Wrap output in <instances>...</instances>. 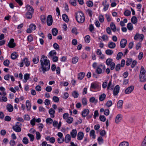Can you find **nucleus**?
I'll use <instances>...</instances> for the list:
<instances>
[{
  "label": "nucleus",
  "mask_w": 146,
  "mask_h": 146,
  "mask_svg": "<svg viewBox=\"0 0 146 146\" xmlns=\"http://www.w3.org/2000/svg\"><path fill=\"white\" fill-rule=\"evenodd\" d=\"M40 61L41 66L40 71H42L44 74L46 72L48 71L50 69V61L47 59L46 56L43 55L42 56Z\"/></svg>",
  "instance_id": "f257e3e1"
},
{
  "label": "nucleus",
  "mask_w": 146,
  "mask_h": 146,
  "mask_svg": "<svg viewBox=\"0 0 146 146\" xmlns=\"http://www.w3.org/2000/svg\"><path fill=\"white\" fill-rule=\"evenodd\" d=\"M76 18L78 22L82 23L84 22L85 17L83 13L81 11L78 12L76 13Z\"/></svg>",
  "instance_id": "f03ea898"
},
{
  "label": "nucleus",
  "mask_w": 146,
  "mask_h": 146,
  "mask_svg": "<svg viewBox=\"0 0 146 146\" xmlns=\"http://www.w3.org/2000/svg\"><path fill=\"white\" fill-rule=\"evenodd\" d=\"M140 81L144 82L146 81V71L144 69L143 66L141 67V70L140 72L139 75Z\"/></svg>",
  "instance_id": "7ed1b4c3"
},
{
  "label": "nucleus",
  "mask_w": 146,
  "mask_h": 146,
  "mask_svg": "<svg viewBox=\"0 0 146 146\" xmlns=\"http://www.w3.org/2000/svg\"><path fill=\"white\" fill-rule=\"evenodd\" d=\"M22 124L19 122H17L15 125L12 127V129L13 130L17 132H20L21 131V127Z\"/></svg>",
  "instance_id": "20e7f679"
},
{
  "label": "nucleus",
  "mask_w": 146,
  "mask_h": 146,
  "mask_svg": "<svg viewBox=\"0 0 146 146\" xmlns=\"http://www.w3.org/2000/svg\"><path fill=\"white\" fill-rule=\"evenodd\" d=\"M106 68V67L105 65H103L102 64L99 65L97 67L96 70V72L98 74H101L102 72L103 69L104 70Z\"/></svg>",
  "instance_id": "39448f33"
},
{
  "label": "nucleus",
  "mask_w": 146,
  "mask_h": 146,
  "mask_svg": "<svg viewBox=\"0 0 146 146\" xmlns=\"http://www.w3.org/2000/svg\"><path fill=\"white\" fill-rule=\"evenodd\" d=\"M98 84L96 82H94L92 83L91 84L90 88V91H93V90H95L97 89L99 87Z\"/></svg>",
  "instance_id": "423d86ee"
},
{
  "label": "nucleus",
  "mask_w": 146,
  "mask_h": 146,
  "mask_svg": "<svg viewBox=\"0 0 146 146\" xmlns=\"http://www.w3.org/2000/svg\"><path fill=\"white\" fill-rule=\"evenodd\" d=\"M14 40L13 38L11 39L8 44V46L10 48H13L15 46V43L14 42Z\"/></svg>",
  "instance_id": "0eeeda50"
},
{
  "label": "nucleus",
  "mask_w": 146,
  "mask_h": 146,
  "mask_svg": "<svg viewBox=\"0 0 146 146\" xmlns=\"http://www.w3.org/2000/svg\"><path fill=\"white\" fill-rule=\"evenodd\" d=\"M119 85H117L115 86L113 90V95L114 96L117 95L119 93Z\"/></svg>",
  "instance_id": "6e6552de"
},
{
  "label": "nucleus",
  "mask_w": 146,
  "mask_h": 146,
  "mask_svg": "<svg viewBox=\"0 0 146 146\" xmlns=\"http://www.w3.org/2000/svg\"><path fill=\"white\" fill-rule=\"evenodd\" d=\"M52 16L50 15H48L47 17V25L49 26L51 25H52Z\"/></svg>",
  "instance_id": "1a4fd4ad"
},
{
  "label": "nucleus",
  "mask_w": 146,
  "mask_h": 146,
  "mask_svg": "<svg viewBox=\"0 0 146 146\" xmlns=\"http://www.w3.org/2000/svg\"><path fill=\"white\" fill-rule=\"evenodd\" d=\"M134 88L133 86H131L127 88L125 90V92L126 94H129L131 93Z\"/></svg>",
  "instance_id": "9d476101"
},
{
  "label": "nucleus",
  "mask_w": 146,
  "mask_h": 146,
  "mask_svg": "<svg viewBox=\"0 0 146 146\" xmlns=\"http://www.w3.org/2000/svg\"><path fill=\"white\" fill-rule=\"evenodd\" d=\"M127 43V40L125 39H121L120 42V46L121 48H124L126 46Z\"/></svg>",
  "instance_id": "9b49d317"
},
{
  "label": "nucleus",
  "mask_w": 146,
  "mask_h": 146,
  "mask_svg": "<svg viewBox=\"0 0 146 146\" xmlns=\"http://www.w3.org/2000/svg\"><path fill=\"white\" fill-rule=\"evenodd\" d=\"M122 119V115L121 114H118L116 116L115 122L116 123H118L120 122Z\"/></svg>",
  "instance_id": "f8f14e48"
},
{
  "label": "nucleus",
  "mask_w": 146,
  "mask_h": 146,
  "mask_svg": "<svg viewBox=\"0 0 146 146\" xmlns=\"http://www.w3.org/2000/svg\"><path fill=\"white\" fill-rule=\"evenodd\" d=\"M84 136V134L82 132H79L77 134V139L78 140H82Z\"/></svg>",
  "instance_id": "ddd939ff"
},
{
  "label": "nucleus",
  "mask_w": 146,
  "mask_h": 146,
  "mask_svg": "<svg viewBox=\"0 0 146 146\" xmlns=\"http://www.w3.org/2000/svg\"><path fill=\"white\" fill-rule=\"evenodd\" d=\"M56 54V52L55 50H53L50 51L48 54V57H52L55 56Z\"/></svg>",
  "instance_id": "4468645a"
},
{
  "label": "nucleus",
  "mask_w": 146,
  "mask_h": 146,
  "mask_svg": "<svg viewBox=\"0 0 146 146\" xmlns=\"http://www.w3.org/2000/svg\"><path fill=\"white\" fill-rule=\"evenodd\" d=\"M89 110L87 109H85L82 111V116L83 117H85L89 114Z\"/></svg>",
  "instance_id": "2eb2a0df"
},
{
  "label": "nucleus",
  "mask_w": 146,
  "mask_h": 146,
  "mask_svg": "<svg viewBox=\"0 0 146 146\" xmlns=\"http://www.w3.org/2000/svg\"><path fill=\"white\" fill-rule=\"evenodd\" d=\"M26 9L28 12L33 13L34 9L30 5H27L26 6Z\"/></svg>",
  "instance_id": "dca6fc26"
},
{
  "label": "nucleus",
  "mask_w": 146,
  "mask_h": 146,
  "mask_svg": "<svg viewBox=\"0 0 146 146\" xmlns=\"http://www.w3.org/2000/svg\"><path fill=\"white\" fill-rule=\"evenodd\" d=\"M143 37L144 36L143 34L140 35L139 34H136L134 37V39L136 40L138 38H139L141 39V40L142 41L143 39Z\"/></svg>",
  "instance_id": "f3484780"
},
{
  "label": "nucleus",
  "mask_w": 146,
  "mask_h": 146,
  "mask_svg": "<svg viewBox=\"0 0 146 146\" xmlns=\"http://www.w3.org/2000/svg\"><path fill=\"white\" fill-rule=\"evenodd\" d=\"M77 131L76 129H73L70 132V134L72 138H75L77 135Z\"/></svg>",
  "instance_id": "a211bd4d"
},
{
  "label": "nucleus",
  "mask_w": 146,
  "mask_h": 146,
  "mask_svg": "<svg viewBox=\"0 0 146 146\" xmlns=\"http://www.w3.org/2000/svg\"><path fill=\"white\" fill-rule=\"evenodd\" d=\"M108 47L110 48H114L116 46L115 44L112 42H108Z\"/></svg>",
  "instance_id": "6ab92c4d"
},
{
  "label": "nucleus",
  "mask_w": 146,
  "mask_h": 146,
  "mask_svg": "<svg viewBox=\"0 0 146 146\" xmlns=\"http://www.w3.org/2000/svg\"><path fill=\"white\" fill-rule=\"evenodd\" d=\"M55 113V110L52 108H50L49 110V113L52 118L54 117V114Z\"/></svg>",
  "instance_id": "aec40b11"
},
{
  "label": "nucleus",
  "mask_w": 146,
  "mask_h": 146,
  "mask_svg": "<svg viewBox=\"0 0 146 146\" xmlns=\"http://www.w3.org/2000/svg\"><path fill=\"white\" fill-rule=\"evenodd\" d=\"M23 61L24 62L26 66H29L30 65V62L29 61L28 59L27 58H25L23 60Z\"/></svg>",
  "instance_id": "412c9836"
},
{
  "label": "nucleus",
  "mask_w": 146,
  "mask_h": 146,
  "mask_svg": "<svg viewBox=\"0 0 146 146\" xmlns=\"http://www.w3.org/2000/svg\"><path fill=\"white\" fill-rule=\"evenodd\" d=\"M7 109L9 112H11L13 111V107L12 105L9 104L7 107Z\"/></svg>",
  "instance_id": "4be33fe9"
},
{
  "label": "nucleus",
  "mask_w": 146,
  "mask_h": 146,
  "mask_svg": "<svg viewBox=\"0 0 146 146\" xmlns=\"http://www.w3.org/2000/svg\"><path fill=\"white\" fill-rule=\"evenodd\" d=\"M26 105L27 110L28 111L30 110L31 105V104L29 100H27L26 102Z\"/></svg>",
  "instance_id": "5701e85b"
},
{
  "label": "nucleus",
  "mask_w": 146,
  "mask_h": 146,
  "mask_svg": "<svg viewBox=\"0 0 146 146\" xmlns=\"http://www.w3.org/2000/svg\"><path fill=\"white\" fill-rule=\"evenodd\" d=\"M123 101L122 100H119L117 104V106L118 108H121L122 107Z\"/></svg>",
  "instance_id": "b1692460"
},
{
  "label": "nucleus",
  "mask_w": 146,
  "mask_h": 146,
  "mask_svg": "<svg viewBox=\"0 0 146 146\" xmlns=\"http://www.w3.org/2000/svg\"><path fill=\"white\" fill-rule=\"evenodd\" d=\"M85 76V73L84 72H81L78 74V78L80 80H81L84 78Z\"/></svg>",
  "instance_id": "393cba45"
},
{
  "label": "nucleus",
  "mask_w": 146,
  "mask_h": 146,
  "mask_svg": "<svg viewBox=\"0 0 146 146\" xmlns=\"http://www.w3.org/2000/svg\"><path fill=\"white\" fill-rule=\"evenodd\" d=\"M71 140V137L70 135L69 134H67L65 138V141L66 143H68Z\"/></svg>",
  "instance_id": "a878e982"
},
{
  "label": "nucleus",
  "mask_w": 146,
  "mask_h": 146,
  "mask_svg": "<svg viewBox=\"0 0 146 146\" xmlns=\"http://www.w3.org/2000/svg\"><path fill=\"white\" fill-rule=\"evenodd\" d=\"M110 26L111 30L115 32L116 31V28L115 24L113 22H111L110 24Z\"/></svg>",
  "instance_id": "bb28decb"
},
{
  "label": "nucleus",
  "mask_w": 146,
  "mask_h": 146,
  "mask_svg": "<svg viewBox=\"0 0 146 146\" xmlns=\"http://www.w3.org/2000/svg\"><path fill=\"white\" fill-rule=\"evenodd\" d=\"M63 19L66 22H68L69 21V19L68 16L65 14H63L62 15Z\"/></svg>",
  "instance_id": "cd10ccee"
},
{
  "label": "nucleus",
  "mask_w": 146,
  "mask_h": 146,
  "mask_svg": "<svg viewBox=\"0 0 146 146\" xmlns=\"http://www.w3.org/2000/svg\"><path fill=\"white\" fill-rule=\"evenodd\" d=\"M30 74H26L24 76V82L25 83L26 82L27 80L29 78Z\"/></svg>",
  "instance_id": "c85d7f7f"
},
{
  "label": "nucleus",
  "mask_w": 146,
  "mask_h": 146,
  "mask_svg": "<svg viewBox=\"0 0 146 146\" xmlns=\"http://www.w3.org/2000/svg\"><path fill=\"white\" fill-rule=\"evenodd\" d=\"M33 13L27 12L25 14L27 18L28 19H31L32 17V15Z\"/></svg>",
  "instance_id": "c756f323"
},
{
  "label": "nucleus",
  "mask_w": 146,
  "mask_h": 146,
  "mask_svg": "<svg viewBox=\"0 0 146 146\" xmlns=\"http://www.w3.org/2000/svg\"><path fill=\"white\" fill-rule=\"evenodd\" d=\"M18 56L17 53L16 52H13L11 55V58L12 59H15Z\"/></svg>",
  "instance_id": "7c9ffc66"
},
{
  "label": "nucleus",
  "mask_w": 146,
  "mask_h": 146,
  "mask_svg": "<svg viewBox=\"0 0 146 146\" xmlns=\"http://www.w3.org/2000/svg\"><path fill=\"white\" fill-rule=\"evenodd\" d=\"M39 56H36L34 57L33 60V63L35 64H36L38 63L39 62Z\"/></svg>",
  "instance_id": "2f4dec72"
},
{
  "label": "nucleus",
  "mask_w": 146,
  "mask_h": 146,
  "mask_svg": "<svg viewBox=\"0 0 146 146\" xmlns=\"http://www.w3.org/2000/svg\"><path fill=\"white\" fill-rule=\"evenodd\" d=\"M58 32V30L56 28H54L52 30V33L54 36H56Z\"/></svg>",
  "instance_id": "473e14b6"
},
{
  "label": "nucleus",
  "mask_w": 146,
  "mask_h": 146,
  "mask_svg": "<svg viewBox=\"0 0 146 146\" xmlns=\"http://www.w3.org/2000/svg\"><path fill=\"white\" fill-rule=\"evenodd\" d=\"M131 21L132 23L135 24L137 23V19L136 17L133 16L131 18Z\"/></svg>",
  "instance_id": "72a5a7b5"
},
{
  "label": "nucleus",
  "mask_w": 146,
  "mask_h": 146,
  "mask_svg": "<svg viewBox=\"0 0 146 146\" xmlns=\"http://www.w3.org/2000/svg\"><path fill=\"white\" fill-rule=\"evenodd\" d=\"M127 27L129 31H132L133 29V25L131 23H129L127 24Z\"/></svg>",
  "instance_id": "f704fd0d"
},
{
  "label": "nucleus",
  "mask_w": 146,
  "mask_h": 146,
  "mask_svg": "<svg viewBox=\"0 0 146 146\" xmlns=\"http://www.w3.org/2000/svg\"><path fill=\"white\" fill-rule=\"evenodd\" d=\"M106 97V95L105 94H103L100 95L99 96V100L100 101H104Z\"/></svg>",
  "instance_id": "c9c22d12"
},
{
  "label": "nucleus",
  "mask_w": 146,
  "mask_h": 146,
  "mask_svg": "<svg viewBox=\"0 0 146 146\" xmlns=\"http://www.w3.org/2000/svg\"><path fill=\"white\" fill-rule=\"evenodd\" d=\"M112 61L113 60L112 59L109 58L106 60V63L107 65L109 66L111 63L113 62Z\"/></svg>",
  "instance_id": "e433bc0d"
},
{
  "label": "nucleus",
  "mask_w": 146,
  "mask_h": 146,
  "mask_svg": "<svg viewBox=\"0 0 146 146\" xmlns=\"http://www.w3.org/2000/svg\"><path fill=\"white\" fill-rule=\"evenodd\" d=\"M106 53L108 55H111L113 53V51L110 49H107L105 51Z\"/></svg>",
  "instance_id": "4c0bfd02"
},
{
  "label": "nucleus",
  "mask_w": 146,
  "mask_h": 146,
  "mask_svg": "<svg viewBox=\"0 0 146 146\" xmlns=\"http://www.w3.org/2000/svg\"><path fill=\"white\" fill-rule=\"evenodd\" d=\"M102 5L104 6L103 9L104 11H107L109 7V4H105L104 2L102 3Z\"/></svg>",
  "instance_id": "58836bf2"
},
{
  "label": "nucleus",
  "mask_w": 146,
  "mask_h": 146,
  "mask_svg": "<svg viewBox=\"0 0 146 146\" xmlns=\"http://www.w3.org/2000/svg\"><path fill=\"white\" fill-rule=\"evenodd\" d=\"M90 136L92 137L94 139H95L96 136L95 135V131L94 130H92L90 131Z\"/></svg>",
  "instance_id": "ea45409f"
},
{
  "label": "nucleus",
  "mask_w": 146,
  "mask_h": 146,
  "mask_svg": "<svg viewBox=\"0 0 146 146\" xmlns=\"http://www.w3.org/2000/svg\"><path fill=\"white\" fill-rule=\"evenodd\" d=\"M86 4L87 6L89 7H92L93 5V3L91 1H88L86 2Z\"/></svg>",
  "instance_id": "a19ab883"
},
{
  "label": "nucleus",
  "mask_w": 146,
  "mask_h": 146,
  "mask_svg": "<svg viewBox=\"0 0 146 146\" xmlns=\"http://www.w3.org/2000/svg\"><path fill=\"white\" fill-rule=\"evenodd\" d=\"M78 57H75L73 58L72 60V62L74 64H76L78 61Z\"/></svg>",
  "instance_id": "79ce46f5"
},
{
  "label": "nucleus",
  "mask_w": 146,
  "mask_h": 146,
  "mask_svg": "<svg viewBox=\"0 0 146 146\" xmlns=\"http://www.w3.org/2000/svg\"><path fill=\"white\" fill-rule=\"evenodd\" d=\"M132 59L131 58H129L127 59L126 61V65L128 66L130 65L132 61Z\"/></svg>",
  "instance_id": "37998d69"
},
{
  "label": "nucleus",
  "mask_w": 146,
  "mask_h": 146,
  "mask_svg": "<svg viewBox=\"0 0 146 146\" xmlns=\"http://www.w3.org/2000/svg\"><path fill=\"white\" fill-rule=\"evenodd\" d=\"M27 135L29 137L31 141H33L34 140V137L33 135L30 133H28Z\"/></svg>",
  "instance_id": "c03bdc74"
},
{
  "label": "nucleus",
  "mask_w": 146,
  "mask_h": 146,
  "mask_svg": "<svg viewBox=\"0 0 146 146\" xmlns=\"http://www.w3.org/2000/svg\"><path fill=\"white\" fill-rule=\"evenodd\" d=\"M119 146H129V144L127 142H123L121 143L119 145Z\"/></svg>",
  "instance_id": "a18cd8bd"
},
{
  "label": "nucleus",
  "mask_w": 146,
  "mask_h": 146,
  "mask_svg": "<svg viewBox=\"0 0 146 146\" xmlns=\"http://www.w3.org/2000/svg\"><path fill=\"white\" fill-rule=\"evenodd\" d=\"M72 96L74 98H78L79 96V94L76 91H74L72 93Z\"/></svg>",
  "instance_id": "49530a36"
},
{
  "label": "nucleus",
  "mask_w": 146,
  "mask_h": 146,
  "mask_svg": "<svg viewBox=\"0 0 146 146\" xmlns=\"http://www.w3.org/2000/svg\"><path fill=\"white\" fill-rule=\"evenodd\" d=\"M73 121V118L71 117H70L67 118L66 122L68 123H71Z\"/></svg>",
  "instance_id": "de8ad7c7"
},
{
  "label": "nucleus",
  "mask_w": 146,
  "mask_h": 146,
  "mask_svg": "<svg viewBox=\"0 0 146 146\" xmlns=\"http://www.w3.org/2000/svg\"><path fill=\"white\" fill-rule=\"evenodd\" d=\"M23 142L25 144H27L29 143V140L28 138L26 137L23 138Z\"/></svg>",
  "instance_id": "09e8293b"
},
{
  "label": "nucleus",
  "mask_w": 146,
  "mask_h": 146,
  "mask_svg": "<svg viewBox=\"0 0 146 146\" xmlns=\"http://www.w3.org/2000/svg\"><path fill=\"white\" fill-rule=\"evenodd\" d=\"M123 53L122 52H119L117 55L116 59L117 60H119L120 59L121 57V56H123Z\"/></svg>",
  "instance_id": "8fccbe9b"
},
{
  "label": "nucleus",
  "mask_w": 146,
  "mask_h": 146,
  "mask_svg": "<svg viewBox=\"0 0 146 146\" xmlns=\"http://www.w3.org/2000/svg\"><path fill=\"white\" fill-rule=\"evenodd\" d=\"M85 41L87 43H89L90 41V37L89 35H87L85 37Z\"/></svg>",
  "instance_id": "3c124183"
},
{
  "label": "nucleus",
  "mask_w": 146,
  "mask_h": 146,
  "mask_svg": "<svg viewBox=\"0 0 146 146\" xmlns=\"http://www.w3.org/2000/svg\"><path fill=\"white\" fill-rule=\"evenodd\" d=\"M10 63V62L8 60H6L3 62V64L4 66H9Z\"/></svg>",
  "instance_id": "603ef678"
},
{
  "label": "nucleus",
  "mask_w": 146,
  "mask_h": 146,
  "mask_svg": "<svg viewBox=\"0 0 146 146\" xmlns=\"http://www.w3.org/2000/svg\"><path fill=\"white\" fill-rule=\"evenodd\" d=\"M87 100L86 98H83L82 100V102L83 105L85 106L87 104Z\"/></svg>",
  "instance_id": "864d4df0"
},
{
  "label": "nucleus",
  "mask_w": 146,
  "mask_h": 146,
  "mask_svg": "<svg viewBox=\"0 0 146 146\" xmlns=\"http://www.w3.org/2000/svg\"><path fill=\"white\" fill-rule=\"evenodd\" d=\"M29 28L32 30H34L36 28V26L34 24H32L29 26Z\"/></svg>",
  "instance_id": "5fc2aeb1"
},
{
  "label": "nucleus",
  "mask_w": 146,
  "mask_h": 146,
  "mask_svg": "<svg viewBox=\"0 0 146 146\" xmlns=\"http://www.w3.org/2000/svg\"><path fill=\"white\" fill-rule=\"evenodd\" d=\"M112 104V101L111 100H109L107 101V102L106 104V105L108 107H110L111 106Z\"/></svg>",
  "instance_id": "6e6d98bb"
},
{
  "label": "nucleus",
  "mask_w": 146,
  "mask_h": 146,
  "mask_svg": "<svg viewBox=\"0 0 146 146\" xmlns=\"http://www.w3.org/2000/svg\"><path fill=\"white\" fill-rule=\"evenodd\" d=\"M36 139L38 140L40 139L41 138V135L40 133L38 131H37L36 132Z\"/></svg>",
  "instance_id": "4d7b16f0"
},
{
  "label": "nucleus",
  "mask_w": 146,
  "mask_h": 146,
  "mask_svg": "<svg viewBox=\"0 0 146 146\" xmlns=\"http://www.w3.org/2000/svg\"><path fill=\"white\" fill-rule=\"evenodd\" d=\"M46 121L47 123H49L50 124H51L53 122V120L50 118H48L46 119Z\"/></svg>",
  "instance_id": "13d9d810"
},
{
  "label": "nucleus",
  "mask_w": 146,
  "mask_h": 146,
  "mask_svg": "<svg viewBox=\"0 0 146 146\" xmlns=\"http://www.w3.org/2000/svg\"><path fill=\"white\" fill-rule=\"evenodd\" d=\"M99 118L101 121L103 122L105 121L106 120L105 117L104 115H100V116Z\"/></svg>",
  "instance_id": "bf43d9fd"
},
{
  "label": "nucleus",
  "mask_w": 146,
  "mask_h": 146,
  "mask_svg": "<svg viewBox=\"0 0 146 146\" xmlns=\"http://www.w3.org/2000/svg\"><path fill=\"white\" fill-rule=\"evenodd\" d=\"M99 19L100 22L102 23L104 21V17L102 15H100L99 17Z\"/></svg>",
  "instance_id": "052dcab7"
},
{
  "label": "nucleus",
  "mask_w": 146,
  "mask_h": 146,
  "mask_svg": "<svg viewBox=\"0 0 146 146\" xmlns=\"http://www.w3.org/2000/svg\"><path fill=\"white\" fill-rule=\"evenodd\" d=\"M131 13V11L128 10H126L124 12V15L127 16H129Z\"/></svg>",
  "instance_id": "680f3d73"
},
{
  "label": "nucleus",
  "mask_w": 146,
  "mask_h": 146,
  "mask_svg": "<svg viewBox=\"0 0 146 146\" xmlns=\"http://www.w3.org/2000/svg\"><path fill=\"white\" fill-rule=\"evenodd\" d=\"M24 120L29 121L30 119V117L28 114H25L23 116Z\"/></svg>",
  "instance_id": "e2e57ef3"
},
{
  "label": "nucleus",
  "mask_w": 146,
  "mask_h": 146,
  "mask_svg": "<svg viewBox=\"0 0 146 146\" xmlns=\"http://www.w3.org/2000/svg\"><path fill=\"white\" fill-rule=\"evenodd\" d=\"M110 65V68L111 70H113L114 69L115 66V64L114 62L111 63Z\"/></svg>",
  "instance_id": "0e129e2a"
},
{
  "label": "nucleus",
  "mask_w": 146,
  "mask_h": 146,
  "mask_svg": "<svg viewBox=\"0 0 146 146\" xmlns=\"http://www.w3.org/2000/svg\"><path fill=\"white\" fill-rule=\"evenodd\" d=\"M86 12L90 17H92L93 12L91 10L88 9L86 10Z\"/></svg>",
  "instance_id": "69168bd1"
},
{
  "label": "nucleus",
  "mask_w": 146,
  "mask_h": 146,
  "mask_svg": "<svg viewBox=\"0 0 146 146\" xmlns=\"http://www.w3.org/2000/svg\"><path fill=\"white\" fill-rule=\"evenodd\" d=\"M69 2L71 4L74 6H76V5L75 0H70Z\"/></svg>",
  "instance_id": "338daca9"
},
{
  "label": "nucleus",
  "mask_w": 146,
  "mask_h": 146,
  "mask_svg": "<svg viewBox=\"0 0 146 146\" xmlns=\"http://www.w3.org/2000/svg\"><path fill=\"white\" fill-rule=\"evenodd\" d=\"M90 101L92 103H93L94 102H97V100H96L94 97H92L90 98Z\"/></svg>",
  "instance_id": "774afa93"
}]
</instances>
